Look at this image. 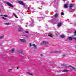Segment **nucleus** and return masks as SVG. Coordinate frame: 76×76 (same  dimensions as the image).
<instances>
[{"mask_svg": "<svg viewBox=\"0 0 76 76\" xmlns=\"http://www.w3.org/2000/svg\"><path fill=\"white\" fill-rule=\"evenodd\" d=\"M13 16H14L16 18H18V17H17V16H16V15L14 13L13 14Z\"/></svg>", "mask_w": 76, "mask_h": 76, "instance_id": "4468645a", "label": "nucleus"}, {"mask_svg": "<svg viewBox=\"0 0 76 76\" xmlns=\"http://www.w3.org/2000/svg\"><path fill=\"white\" fill-rule=\"evenodd\" d=\"M68 67H71V68H72V66H71V65H69V66H68Z\"/></svg>", "mask_w": 76, "mask_h": 76, "instance_id": "c756f323", "label": "nucleus"}, {"mask_svg": "<svg viewBox=\"0 0 76 76\" xmlns=\"http://www.w3.org/2000/svg\"><path fill=\"white\" fill-rule=\"evenodd\" d=\"M28 31H25V32H26V34H28Z\"/></svg>", "mask_w": 76, "mask_h": 76, "instance_id": "7c9ffc66", "label": "nucleus"}, {"mask_svg": "<svg viewBox=\"0 0 76 76\" xmlns=\"http://www.w3.org/2000/svg\"><path fill=\"white\" fill-rule=\"evenodd\" d=\"M74 34H74V35L75 36H76V31H75L74 32Z\"/></svg>", "mask_w": 76, "mask_h": 76, "instance_id": "bb28decb", "label": "nucleus"}, {"mask_svg": "<svg viewBox=\"0 0 76 76\" xmlns=\"http://www.w3.org/2000/svg\"><path fill=\"white\" fill-rule=\"evenodd\" d=\"M62 66H63L64 67H67V65L66 64H62Z\"/></svg>", "mask_w": 76, "mask_h": 76, "instance_id": "1a4fd4ad", "label": "nucleus"}, {"mask_svg": "<svg viewBox=\"0 0 76 76\" xmlns=\"http://www.w3.org/2000/svg\"><path fill=\"white\" fill-rule=\"evenodd\" d=\"M4 36H0V39H2V38H4Z\"/></svg>", "mask_w": 76, "mask_h": 76, "instance_id": "a211bd4d", "label": "nucleus"}, {"mask_svg": "<svg viewBox=\"0 0 76 76\" xmlns=\"http://www.w3.org/2000/svg\"><path fill=\"white\" fill-rule=\"evenodd\" d=\"M68 39H69V40H72L73 39L71 37H70L68 38Z\"/></svg>", "mask_w": 76, "mask_h": 76, "instance_id": "6ab92c4d", "label": "nucleus"}, {"mask_svg": "<svg viewBox=\"0 0 76 76\" xmlns=\"http://www.w3.org/2000/svg\"><path fill=\"white\" fill-rule=\"evenodd\" d=\"M74 6V4H70V7L71 8V7H73Z\"/></svg>", "mask_w": 76, "mask_h": 76, "instance_id": "f8f14e48", "label": "nucleus"}, {"mask_svg": "<svg viewBox=\"0 0 76 76\" xmlns=\"http://www.w3.org/2000/svg\"><path fill=\"white\" fill-rule=\"evenodd\" d=\"M29 45H30V47H31L32 46V44H31V43H30Z\"/></svg>", "mask_w": 76, "mask_h": 76, "instance_id": "c85d7f7f", "label": "nucleus"}, {"mask_svg": "<svg viewBox=\"0 0 76 76\" xmlns=\"http://www.w3.org/2000/svg\"><path fill=\"white\" fill-rule=\"evenodd\" d=\"M25 26L26 27V26Z\"/></svg>", "mask_w": 76, "mask_h": 76, "instance_id": "37998d69", "label": "nucleus"}, {"mask_svg": "<svg viewBox=\"0 0 76 76\" xmlns=\"http://www.w3.org/2000/svg\"><path fill=\"white\" fill-rule=\"evenodd\" d=\"M73 39H74V40H76V37H74L73 38Z\"/></svg>", "mask_w": 76, "mask_h": 76, "instance_id": "2f4dec72", "label": "nucleus"}, {"mask_svg": "<svg viewBox=\"0 0 76 76\" xmlns=\"http://www.w3.org/2000/svg\"><path fill=\"white\" fill-rule=\"evenodd\" d=\"M4 16H5V17H7V15H4Z\"/></svg>", "mask_w": 76, "mask_h": 76, "instance_id": "72a5a7b5", "label": "nucleus"}, {"mask_svg": "<svg viewBox=\"0 0 76 76\" xmlns=\"http://www.w3.org/2000/svg\"><path fill=\"white\" fill-rule=\"evenodd\" d=\"M41 56H42V54H41Z\"/></svg>", "mask_w": 76, "mask_h": 76, "instance_id": "58836bf2", "label": "nucleus"}, {"mask_svg": "<svg viewBox=\"0 0 76 76\" xmlns=\"http://www.w3.org/2000/svg\"><path fill=\"white\" fill-rule=\"evenodd\" d=\"M17 69H18V67H17Z\"/></svg>", "mask_w": 76, "mask_h": 76, "instance_id": "c03bdc74", "label": "nucleus"}, {"mask_svg": "<svg viewBox=\"0 0 76 76\" xmlns=\"http://www.w3.org/2000/svg\"><path fill=\"white\" fill-rule=\"evenodd\" d=\"M55 53H60V51H56L55 52Z\"/></svg>", "mask_w": 76, "mask_h": 76, "instance_id": "a878e982", "label": "nucleus"}, {"mask_svg": "<svg viewBox=\"0 0 76 76\" xmlns=\"http://www.w3.org/2000/svg\"><path fill=\"white\" fill-rule=\"evenodd\" d=\"M62 24V23H58V24L57 25V26L58 27H60V26H61V25Z\"/></svg>", "mask_w": 76, "mask_h": 76, "instance_id": "0eeeda50", "label": "nucleus"}, {"mask_svg": "<svg viewBox=\"0 0 76 76\" xmlns=\"http://www.w3.org/2000/svg\"><path fill=\"white\" fill-rule=\"evenodd\" d=\"M33 46L34 47V48H37V45H35V44H33Z\"/></svg>", "mask_w": 76, "mask_h": 76, "instance_id": "6e6552de", "label": "nucleus"}, {"mask_svg": "<svg viewBox=\"0 0 76 76\" xmlns=\"http://www.w3.org/2000/svg\"><path fill=\"white\" fill-rule=\"evenodd\" d=\"M64 1H65V0H63Z\"/></svg>", "mask_w": 76, "mask_h": 76, "instance_id": "79ce46f5", "label": "nucleus"}, {"mask_svg": "<svg viewBox=\"0 0 76 76\" xmlns=\"http://www.w3.org/2000/svg\"><path fill=\"white\" fill-rule=\"evenodd\" d=\"M11 23H5V25H10L11 24Z\"/></svg>", "mask_w": 76, "mask_h": 76, "instance_id": "412c9836", "label": "nucleus"}, {"mask_svg": "<svg viewBox=\"0 0 76 76\" xmlns=\"http://www.w3.org/2000/svg\"><path fill=\"white\" fill-rule=\"evenodd\" d=\"M43 44L44 45H47V44H49V43L48 41H44L43 42Z\"/></svg>", "mask_w": 76, "mask_h": 76, "instance_id": "20e7f679", "label": "nucleus"}, {"mask_svg": "<svg viewBox=\"0 0 76 76\" xmlns=\"http://www.w3.org/2000/svg\"><path fill=\"white\" fill-rule=\"evenodd\" d=\"M9 70H12V69H9V70H8V72H10V71H9Z\"/></svg>", "mask_w": 76, "mask_h": 76, "instance_id": "e433bc0d", "label": "nucleus"}, {"mask_svg": "<svg viewBox=\"0 0 76 76\" xmlns=\"http://www.w3.org/2000/svg\"><path fill=\"white\" fill-rule=\"evenodd\" d=\"M27 37H28V36H27Z\"/></svg>", "mask_w": 76, "mask_h": 76, "instance_id": "a18cd8bd", "label": "nucleus"}, {"mask_svg": "<svg viewBox=\"0 0 76 76\" xmlns=\"http://www.w3.org/2000/svg\"><path fill=\"white\" fill-rule=\"evenodd\" d=\"M2 18L3 19H4V20H6V18H4V17H2Z\"/></svg>", "mask_w": 76, "mask_h": 76, "instance_id": "cd10ccee", "label": "nucleus"}, {"mask_svg": "<svg viewBox=\"0 0 76 76\" xmlns=\"http://www.w3.org/2000/svg\"><path fill=\"white\" fill-rule=\"evenodd\" d=\"M48 13V11H47V12H46V14H47Z\"/></svg>", "mask_w": 76, "mask_h": 76, "instance_id": "c9c22d12", "label": "nucleus"}, {"mask_svg": "<svg viewBox=\"0 0 76 76\" xmlns=\"http://www.w3.org/2000/svg\"><path fill=\"white\" fill-rule=\"evenodd\" d=\"M20 41H21V42H22L24 43H26V42H27V40L25 39H20Z\"/></svg>", "mask_w": 76, "mask_h": 76, "instance_id": "f03ea898", "label": "nucleus"}, {"mask_svg": "<svg viewBox=\"0 0 76 76\" xmlns=\"http://www.w3.org/2000/svg\"><path fill=\"white\" fill-rule=\"evenodd\" d=\"M18 3H19L20 4H21L22 5H23V6H25L26 5V4L23 3L20 1H18Z\"/></svg>", "mask_w": 76, "mask_h": 76, "instance_id": "7ed1b4c3", "label": "nucleus"}, {"mask_svg": "<svg viewBox=\"0 0 76 76\" xmlns=\"http://www.w3.org/2000/svg\"><path fill=\"white\" fill-rule=\"evenodd\" d=\"M17 52H18V53H22L23 51H22V50H21L19 49L17 50Z\"/></svg>", "mask_w": 76, "mask_h": 76, "instance_id": "39448f33", "label": "nucleus"}, {"mask_svg": "<svg viewBox=\"0 0 76 76\" xmlns=\"http://www.w3.org/2000/svg\"><path fill=\"white\" fill-rule=\"evenodd\" d=\"M22 28L21 27L20 28H18V31H22Z\"/></svg>", "mask_w": 76, "mask_h": 76, "instance_id": "f3484780", "label": "nucleus"}, {"mask_svg": "<svg viewBox=\"0 0 76 76\" xmlns=\"http://www.w3.org/2000/svg\"><path fill=\"white\" fill-rule=\"evenodd\" d=\"M15 49H14V48H13L11 50V53H13V52H14V51H15Z\"/></svg>", "mask_w": 76, "mask_h": 76, "instance_id": "2eb2a0df", "label": "nucleus"}, {"mask_svg": "<svg viewBox=\"0 0 76 76\" xmlns=\"http://www.w3.org/2000/svg\"><path fill=\"white\" fill-rule=\"evenodd\" d=\"M58 14H56L55 15V18H57V17H58Z\"/></svg>", "mask_w": 76, "mask_h": 76, "instance_id": "ddd939ff", "label": "nucleus"}, {"mask_svg": "<svg viewBox=\"0 0 76 76\" xmlns=\"http://www.w3.org/2000/svg\"><path fill=\"white\" fill-rule=\"evenodd\" d=\"M64 7L65 8H68V4H64Z\"/></svg>", "mask_w": 76, "mask_h": 76, "instance_id": "423d86ee", "label": "nucleus"}, {"mask_svg": "<svg viewBox=\"0 0 76 76\" xmlns=\"http://www.w3.org/2000/svg\"><path fill=\"white\" fill-rule=\"evenodd\" d=\"M24 8H26V7H25V6L24 7Z\"/></svg>", "mask_w": 76, "mask_h": 76, "instance_id": "a19ab883", "label": "nucleus"}, {"mask_svg": "<svg viewBox=\"0 0 76 76\" xmlns=\"http://www.w3.org/2000/svg\"><path fill=\"white\" fill-rule=\"evenodd\" d=\"M38 20H39V21H41V18H39L38 19Z\"/></svg>", "mask_w": 76, "mask_h": 76, "instance_id": "b1692460", "label": "nucleus"}, {"mask_svg": "<svg viewBox=\"0 0 76 76\" xmlns=\"http://www.w3.org/2000/svg\"><path fill=\"white\" fill-rule=\"evenodd\" d=\"M72 69H73V70H76V68H75L74 67H72Z\"/></svg>", "mask_w": 76, "mask_h": 76, "instance_id": "4be33fe9", "label": "nucleus"}, {"mask_svg": "<svg viewBox=\"0 0 76 76\" xmlns=\"http://www.w3.org/2000/svg\"><path fill=\"white\" fill-rule=\"evenodd\" d=\"M62 57H66V55L64 54L62 55Z\"/></svg>", "mask_w": 76, "mask_h": 76, "instance_id": "5701e85b", "label": "nucleus"}, {"mask_svg": "<svg viewBox=\"0 0 76 76\" xmlns=\"http://www.w3.org/2000/svg\"><path fill=\"white\" fill-rule=\"evenodd\" d=\"M48 36H50V37H52V35H51V34H50L48 35Z\"/></svg>", "mask_w": 76, "mask_h": 76, "instance_id": "f704fd0d", "label": "nucleus"}, {"mask_svg": "<svg viewBox=\"0 0 76 76\" xmlns=\"http://www.w3.org/2000/svg\"><path fill=\"white\" fill-rule=\"evenodd\" d=\"M6 3L8 4V6H10V7H14V6H13V5L12 4H10V3L7 2H6Z\"/></svg>", "mask_w": 76, "mask_h": 76, "instance_id": "f257e3e1", "label": "nucleus"}, {"mask_svg": "<svg viewBox=\"0 0 76 76\" xmlns=\"http://www.w3.org/2000/svg\"><path fill=\"white\" fill-rule=\"evenodd\" d=\"M1 12V10L0 9V12Z\"/></svg>", "mask_w": 76, "mask_h": 76, "instance_id": "ea45409f", "label": "nucleus"}, {"mask_svg": "<svg viewBox=\"0 0 76 76\" xmlns=\"http://www.w3.org/2000/svg\"><path fill=\"white\" fill-rule=\"evenodd\" d=\"M3 16V15H0V16Z\"/></svg>", "mask_w": 76, "mask_h": 76, "instance_id": "4c0bfd02", "label": "nucleus"}, {"mask_svg": "<svg viewBox=\"0 0 76 76\" xmlns=\"http://www.w3.org/2000/svg\"><path fill=\"white\" fill-rule=\"evenodd\" d=\"M60 37H61V38H64V37H65V35H61L60 36Z\"/></svg>", "mask_w": 76, "mask_h": 76, "instance_id": "9b49d317", "label": "nucleus"}, {"mask_svg": "<svg viewBox=\"0 0 76 76\" xmlns=\"http://www.w3.org/2000/svg\"><path fill=\"white\" fill-rule=\"evenodd\" d=\"M27 73L28 75H31V76H33V74H32L30 72H27Z\"/></svg>", "mask_w": 76, "mask_h": 76, "instance_id": "9d476101", "label": "nucleus"}, {"mask_svg": "<svg viewBox=\"0 0 76 76\" xmlns=\"http://www.w3.org/2000/svg\"><path fill=\"white\" fill-rule=\"evenodd\" d=\"M59 33H58V32H56V35H58V34H59Z\"/></svg>", "mask_w": 76, "mask_h": 76, "instance_id": "393cba45", "label": "nucleus"}, {"mask_svg": "<svg viewBox=\"0 0 76 76\" xmlns=\"http://www.w3.org/2000/svg\"><path fill=\"white\" fill-rule=\"evenodd\" d=\"M61 15H64V13L63 12H61Z\"/></svg>", "mask_w": 76, "mask_h": 76, "instance_id": "473e14b6", "label": "nucleus"}, {"mask_svg": "<svg viewBox=\"0 0 76 76\" xmlns=\"http://www.w3.org/2000/svg\"><path fill=\"white\" fill-rule=\"evenodd\" d=\"M63 72H69V71L66 70H63L62 71Z\"/></svg>", "mask_w": 76, "mask_h": 76, "instance_id": "aec40b11", "label": "nucleus"}, {"mask_svg": "<svg viewBox=\"0 0 76 76\" xmlns=\"http://www.w3.org/2000/svg\"><path fill=\"white\" fill-rule=\"evenodd\" d=\"M32 20H31L30 21V22H32V24H31V26H33L34 25V23H33V21H32Z\"/></svg>", "mask_w": 76, "mask_h": 76, "instance_id": "dca6fc26", "label": "nucleus"}]
</instances>
